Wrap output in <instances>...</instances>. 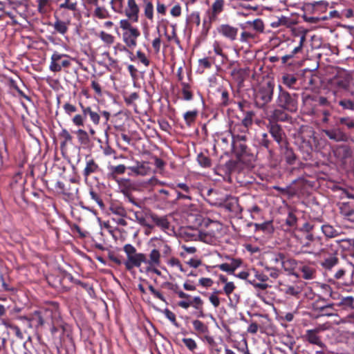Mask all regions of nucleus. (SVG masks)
Wrapping results in <instances>:
<instances>
[{
	"label": "nucleus",
	"instance_id": "nucleus-1",
	"mask_svg": "<svg viewBox=\"0 0 354 354\" xmlns=\"http://www.w3.org/2000/svg\"><path fill=\"white\" fill-rule=\"evenodd\" d=\"M120 27L122 29V40L127 47L134 48L137 46V39L140 36L138 28L133 26L129 20L122 19Z\"/></svg>",
	"mask_w": 354,
	"mask_h": 354
},
{
	"label": "nucleus",
	"instance_id": "nucleus-2",
	"mask_svg": "<svg viewBox=\"0 0 354 354\" xmlns=\"http://www.w3.org/2000/svg\"><path fill=\"white\" fill-rule=\"evenodd\" d=\"M274 84L267 82L260 84L254 91V102L257 106L262 108L269 103L273 95Z\"/></svg>",
	"mask_w": 354,
	"mask_h": 354
},
{
	"label": "nucleus",
	"instance_id": "nucleus-3",
	"mask_svg": "<svg viewBox=\"0 0 354 354\" xmlns=\"http://www.w3.org/2000/svg\"><path fill=\"white\" fill-rule=\"evenodd\" d=\"M123 250L127 255V260L124 262L127 270H131L133 268H139L142 263H145V254L138 253L136 248L131 244L124 245Z\"/></svg>",
	"mask_w": 354,
	"mask_h": 354
},
{
	"label": "nucleus",
	"instance_id": "nucleus-4",
	"mask_svg": "<svg viewBox=\"0 0 354 354\" xmlns=\"http://www.w3.org/2000/svg\"><path fill=\"white\" fill-rule=\"evenodd\" d=\"M73 59L66 54L54 51L50 57L49 70L53 73H58L71 66Z\"/></svg>",
	"mask_w": 354,
	"mask_h": 354
},
{
	"label": "nucleus",
	"instance_id": "nucleus-5",
	"mask_svg": "<svg viewBox=\"0 0 354 354\" xmlns=\"http://www.w3.org/2000/svg\"><path fill=\"white\" fill-rule=\"evenodd\" d=\"M276 103L278 106L290 112H295L297 109V100L289 93L283 90L281 86Z\"/></svg>",
	"mask_w": 354,
	"mask_h": 354
},
{
	"label": "nucleus",
	"instance_id": "nucleus-6",
	"mask_svg": "<svg viewBox=\"0 0 354 354\" xmlns=\"http://www.w3.org/2000/svg\"><path fill=\"white\" fill-rule=\"evenodd\" d=\"M161 254L160 251L154 248L151 250L149 254V259L145 256V264L146 265V270L147 272H153L158 275L160 274V271L158 270V267L161 263Z\"/></svg>",
	"mask_w": 354,
	"mask_h": 354
},
{
	"label": "nucleus",
	"instance_id": "nucleus-7",
	"mask_svg": "<svg viewBox=\"0 0 354 354\" xmlns=\"http://www.w3.org/2000/svg\"><path fill=\"white\" fill-rule=\"evenodd\" d=\"M19 319L22 321H25L27 323V326L29 328H32L33 325L35 327H39L43 326L44 321L41 316V311L35 310L28 317H20Z\"/></svg>",
	"mask_w": 354,
	"mask_h": 354
},
{
	"label": "nucleus",
	"instance_id": "nucleus-8",
	"mask_svg": "<svg viewBox=\"0 0 354 354\" xmlns=\"http://www.w3.org/2000/svg\"><path fill=\"white\" fill-rule=\"evenodd\" d=\"M268 129L273 139L281 145L286 137V134L281 126L277 123L270 122L268 125Z\"/></svg>",
	"mask_w": 354,
	"mask_h": 354
},
{
	"label": "nucleus",
	"instance_id": "nucleus-9",
	"mask_svg": "<svg viewBox=\"0 0 354 354\" xmlns=\"http://www.w3.org/2000/svg\"><path fill=\"white\" fill-rule=\"evenodd\" d=\"M253 116L254 113L252 111H248L242 120L241 124H236L234 126V131L236 130V129H243L244 135H237V138L239 140H245L246 139L248 128L252 124Z\"/></svg>",
	"mask_w": 354,
	"mask_h": 354
},
{
	"label": "nucleus",
	"instance_id": "nucleus-10",
	"mask_svg": "<svg viewBox=\"0 0 354 354\" xmlns=\"http://www.w3.org/2000/svg\"><path fill=\"white\" fill-rule=\"evenodd\" d=\"M139 7L135 0H128L127 7L125 9V15L128 17L127 20L133 22H138L139 17Z\"/></svg>",
	"mask_w": 354,
	"mask_h": 354
},
{
	"label": "nucleus",
	"instance_id": "nucleus-11",
	"mask_svg": "<svg viewBox=\"0 0 354 354\" xmlns=\"http://www.w3.org/2000/svg\"><path fill=\"white\" fill-rule=\"evenodd\" d=\"M133 214L135 216L136 221L140 225L147 227L145 233V234L149 235L151 233V230L153 227V225L148 222V213L144 211H135Z\"/></svg>",
	"mask_w": 354,
	"mask_h": 354
},
{
	"label": "nucleus",
	"instance_id": "nucleus-12",
	"mask_svg": "<svg viewBox=\"0 0 354 354\" xmlns=\"http://www.w3.org/2000/svg\"><path fill=\"white\" fill-rule=\"evenodd\" d=\"M218 32L231 41L236 39L238 28L228 24H222L217 28Z\"/></svg>",
	"mask_w": 354,
	"mask_h": 354
},
{
	"label": "nucleus",
	"instance_id": "nucleus-13",
	"mask_svg": "<svg viewBox=\"0 0 354 354\" xmlns=\"http://www.w3.org/2000/svg\"><path fill=\"white\" fill-rule=\"evenodd\" d=\"M225 6L224 0H215L209 11V21L212 23L217 19L218 16L223 11Z\"/></svg>",
	"mask_w": 354,
	"mask_h": 354
},
{
	"label": "nucleus",
	"instance_id": "nucleus-14",
	"mask_svg": "<svg viewBox=\"0 0 354 354\" xmlns=\"http://www.w3.org/2000/svg\"><path fill=\"white\" fill-rule=\"evenodd\" d=\"M148 216L157 227H160L164 232H167L170 229V223L167 216H158L153 213H149Z\"/></svg>",
	"mask_w": 354,
	"mask_h": 354
},
{
	"label": "nucleus",
	"instance_id": "nucleus-15",
	"mask_svg": "<svg viewBox=\"0 0 354 354\" xmlns=\"http://www.w3.org/2000/svg\"><path fill=\"white\" fill-rule=\"evenodd\" d=\"M136 175L145 176L149 174L151 168L147 162L136 161V165L127 167Z\"/></svg>",
	"mask_w": 354,
	"mask_h": 354
},
{
	"label": "nucleus",
	"instance_id": "nucleus-16",
	"mask_svg": "<svg viewBox=\"0 0 354 354\" xmlns=\"http://www.w3.org/2000/svg\"><path fill=\"white\" fill-rule=\"evenodd\" d=\"M151 243H153V246L158 249L160 252H162L163 256L167 257L171 254V250L170 246L162 239L157 237L151 239Z\"/></svg>",
	"mask_w": 354,
	"mask_h": 354
},
{
	"label": "nucleus",
	"instance_id": "nucleus-17",
	"mask_svg": "<svg viewBox=\"0 0 354 354\" xmlns=\"http://www.w3.org/2000/svg\"><path fill=\"white\" fill-rule=\"evenodd\" d=\"M319 329L307 330L305 337L309 343L317 345L322 348H326V345L322 342L320 337L317 335Z\"/></svg>",
	"mask_w": 354,
	"mask_h": 354
},
{
	"label": "nucleus",
	"instance_id": "nucleus-18",
	"mask_svg": "<svg viewBox=\"0 0 354 354\" xmlns=\"http://www.w3.org/2000/svg\"><path fill=\"white\" fill-rule=\"evenodd\" d=\"M323 132L330 139L336 142H346L348 136L339 129L324 130Z\"/></svg>",
	"mask_w": 354,
	"mask_h": 354
},
{
	"label": "nucleus",
	"instance_id": "nucleus-19",
	"mask_svg": "<svg viewBox=\"0 0 354 354\" xmlns=\"http://www.w3.org/2000/svg\"><path fill=\"white\" fill-rule=\"evenodd\" d=\"M82 113L86 117L89 115L91 120L95 125L100 123V116L98 113L92 109L91 106H84L82 103L80 104Z\"/></svg>",
	"mask_w": 354,
	"mask_h": 354
},
{
	"label": "nucleus",
	"instance_id": "nucleus-20",
	"mask_svg": "<svg viewBox=\"0 0 354 354\" xmlns=\"http://www.w3.org/2000/svg\"><path fill=\"white\" fill-rule=\"evenodd\" d=\"M281 290L288 296L298 297L302 292V287L298 284L284 285Z\"/></svg>",
	"mask_w": 354,
	"mask_h": 354
},
{
	"label": "nucleus",
	"instance_id": "nucleus-21",
	"mask_svg": "<svg viewBox=\"0 0 354 354\" xmlns=\"http://www.w3.org/2000/svg\"><path fill=\"white\" fill-rule=\"evenodd\" d=\"M99 169L98 165L93 159H90L86 161V167L83 171V176L85 179H87L91 174L97 172Z\"/></svg>",
	"mask_w": 354,
	"mask_h": 354
},
{
	"label": "nucleus",
	"instance_id": "nucleus-22",
	"mask_svg": "<svg viewBox=\"0 0 354 354\" xmlns=\"http://www.w3.org/2000/svg\"><path fill=\"white\" fill-rule=\"evenodd\" d=\"M82 3L86 17H91L94 9L99 5L98 0H82Z\"/></svg>",
	"mask_w": 354,
	"mask_h": 354
},
{
	"label": "nucleus",
	"instance_id": "nucleus-23",
	"mask_svg": "<svg viewBox=\"0 0 354 354\" xmlns=\"http://www.w3.org/2000/svg\"><path fill=\"white\" fill-rule=\"evenodd\" d=\"M55 21L53 25L55 30L57 32H58L62 35H65L67 32L68 29V26L69 24V21L66 22V21H62L55 15Z\"/></svg>",
	"mask_w": 354,
	"mask_h": 354
},
{
	"label": "nucleus",
	"instance_id": "nucleus-24",
	"mask_svg": "<svg viewBox=\"0 0 354 354\" xmlns=\"http://www.w3.org/2000/svg\"><path fill=\"white\" fill-rule=\"evenodd\" d=\"M335 153L338 158L343 160L347 159L352 156V150L351 147L344 145L337 147Z\"/></svg>",
	"mask_w": 354,
	"mask_h": 354
},
{
	"label": "nucleus",
	"instance_id": "nucleus-25",
	"mask_svg": "<svg viewBox=\"0 0 354 354\" xmlns=\"http://www.w3.org/2000/svg\"><path fill=\"white\" fill-rule=\"evenodd\" d=\"M143 11L145 17L152 22L153 21L154 10L151 1L144 0Z\"/></svg>",
	"mask_w": 354,
	"mask_h": 354
},
{
	"label": "nucleus",
	"instance_id": "nucleus-26",
	"mask_svg": "<svg viewBox=\"0 0 354 354\" xmlns=\"http://www.w3.org/2000/svg\"><path fill=\"white\" fill-rule=\"evenodd\" d=\"M109 211L111 214L120 217H125L127 216V211L125 208L120 203H113L109 206Z\"/></svg>",
	"mask_w": 354,
	"mask_h": 354
},
{
	"label": "nucleus",
	"instance_id": "nucleus-27",
	"mask_svg": "<svg viewBox=\"0 0 354 354\" xmlns=\"http://www.w3.org/2000/svg\"><path fill=\"white\" fill-rule=\"evenodd\" d=\"M77 0H64L59 5L57 10L66 9L73 12H75L77 10Z\"/></svg>",
	"mask_w": 354,
	"mask_h": 354
},
{
	"label": "nucleus",
	"instance_id": "nucleus-28",
	"mask_svg": "<svg viewBox=\"0 0 354 354\" xmlns=\"http://www.w3.org/2000/svg\"><path fill=\"white\" fill-rule=\"evenodd\" d=\"M322 231L328 238H334L340 234L339 230L335 229L333 226L325 224L322 226Z\"/></svg>",
	"mask_w": 354,
	"mask_h": 354
},
{
	"label": "nucleus",
	"instance_id": "nucleus-29",
	"mask_svg": "<svg viewBox=\"0 0 354 354\" xmlns=\"http://www.w3.org/2000/svg\"><path fill=\"white\" fill-rule=\"evenodd\" d=\"M91 17L99 19H105L110 17V14L105 8L98 5L92 12Z\"/></svg>",
	"mask_w": 354,
	"mask_h": 354
},
{
	"label": "nucleus",
	"instance_id": "nucleus-30",
	"mask_svg": "<svg viewBox=\"0 0 354 354\" xmlns=\"http://www.w3.org/2000/svg\"><path fill=\"white\" fill-rule=\"evenodd\" d=\"M336 305L344 309L354 308V297L352 296L342 297Z\"/></svg>",
	"mask_w": 354,
	"mask_h": 354
},
{
	"label": "nucleus",
	"instance_id": "nucleus-31",
	"mask_svg": "<svg viewBox=\"0 0 354 354\" xmlns=\"http://www.w3.org/2000/svg\"><path fill=\"white\" fill-rule=\"evenodd\" d=\"M251 26L252 28L259 32H263L264 24L261 19H256L254 21H248L245 24V27Z\"/></svg>",
	"mask_w": 354,
	"mask_h": 354
},
{
	"label": "nucleus",
	"instance_id": "nucleus-32",
	"mask_svg": "<svg viewBox=\"0 0 354 354\" xmlns=\"http://www.w3.org/2000/svg\"><path fill=\"white\" fill-rule=\"evenodd\" d=\"M302 277L305 279H313L315 277V270L310 266H302L300 268Z\"/></svg>",
	"mask_w": 354,
	"mask_h": 354
},
{
	"label": "nucleus",
	"instance_id": "nucleus-33",
	"mask_svg": "<svg viewBox=\"0 0 354 354\" xmlns=\"http://www.w3.org/2000/svg\"><path fill=\"white\" fill-rule=\"evenodd\" d=\"M37 11L41 15H45L50 11V0H37Z\"/></svg>",
	"mask_w": 354,
	"mask_h": 354
},
{
	"label": "nucleus",
	"instance_id": "nucleus-34",
	"mask_svg": "<svg viewBox=\"0 0 354 354\" xmlns=\"http://www.w3.org/2000/svg\"><path fill=\"white\" fill-rule=\"evenodd\" d=\"M192 324L194 330L198 334H207L208 333V327L201 321L195 319L192 322Z\"/></svg>",
	"mask_w": 354,
	"mask_h": 354
},
{
	"label": "nucleus",
	"instance_id": "nucleus-35",
	"mask_svg": "<svg viewBox=\"0 0 354 354\" xmlns=\"http://www.w3.org/2000/svg\"><path fill=\"white\" fill-rule=\"evenodd\" d=\"M97 36L104 44L108 46H110L114 43L115 37L104 31H100Z\"/></svg>",
	"mask_w": 354,
	"mask_h": 354
},
{
	"label": "nucleus",
	"instance_id": "nucleus-36",
	"mask_svg": "<svg viewBox=\"0 0 354 354\" xmlns=\"http://www.w3.org/2000/svg\"><path fill=\"white\" fill-rule=\"evenodd\" d=\"M338 263V259L337 257L332 255L324 259L323 262H322L321 265L325 268L330 270L335 266H336Z\"/></svg>",
	"mask_w": 354,
	"mask_h": 354
},
{
	"label": "nucleus",
	"instance_id": "nucleus-37",
	"mask_svg": "<svg viewBox=\"0 0 354 354\" xmlns=\"http://www.w3.org/2000/svg\"><path fill=\"white\" fill-rule=\"evenodd\" d=\"M198 115V111L193 110L189 111L184 113L183 118L188 126H191V124L195 121L196 117Z\"/></svg>",
	"mask_w": 354,
	"mask_h": 354
},
{
	"label": "nucleus",
	"instance_id": "nucleus-38",
	"mask_svg": "<svg viewBox=\"0 0 354 354\" xmlns=\"http://www.w3.org/2000/svg\"><path fill=\"white\" fill-rule=\"evenodd\" d=\"M192 305L191 306H193L196 310H198L200 314L198 315V317H203V301L201 299V298L198 296L194 297L192 300Z\"/></svg>",
	"mask_w": 354,
	"mask_h": 354
},
{
	"label": "nucleus",
	"instance_id": "nucleus-39",
	"mask_svg": "<svg viewBox=\"0 0 354 354\" xmlns=\"http://www.w3.org/2000/svg\"><path fill=\"white\" fill-rule=\"evenodd\" d=\"M297 266V262L295 259H283L282 262V267L285 270L291 271L293 270Z\"/></svg>",
	"mask_w": 354,
	"mask_h": 354
},
{
	"label": "nucleus",
	"instance_id": "nucleus-40",
	"mask_svg": "<svg viewBox=\"0 0 354 354\" xmlns=\"http://www.w3.org/2000/svg\"><path fill=\"white\" fill-rule=\"evenodd\" d=\"M251 275H253L260 282H266L268 280V275L255 268L251 270Z\"/></svg>",
	"mask_w": 354,
	"mask_h": 354
},
{
	"label": "nucleus",
	"instance_id": "nucleus-41",
	"mask_svg": "<svg viewBox=\"0 0 354 354\" xmlns=\"http://www.w3.org/2000/svg\"><path fill=\"white\" fill-rule=\"evenodd\" d=\"M109 169L111 175H118L124 174L127 167L124 165H118L111 166Z\"/></svg>",
	"mask_w": 354,
	"mask_h": 354
},
{
	"label": "nucleus",
	"instance_id": "nucleus-42",
	"mask_svg": "<svg viewBox=\"0 0 354 354\" xmlns=\"http://www.w3.org/2000/svg\"><path fill=\"white\" fill-rule=\"evenodd\" d=\"M284 156L288 164L292 165L295 162L296 160V156L291 149L287 147L284 152Z\"/></svg>",
	"mask_w": 354,
	"mask_h": 354
},
{
	"label": "nucleus",
	"instance_id": "nucleus-43",
	"mask_svg": "<svg viewBox=\"0 0 354 354\" xmlns=\"http://www.w3.org/2000/svg\"><path fill=\"white\" fill-rule=\"evenodd\" d=\"M86 120V116L82 114H77L72 118L73 123L77 127H83L84 125V122Z\"/></svg>",
	"mask_w": 354,
	"mask_h": 354
},
{
	"label": "nucleus",
	"instance_id": "nucleus-44",
	"mask_svg": "<svg viewBox=\"0 0 354 354\" xmlns=\"http://www.w3.org/2000/svg\"><path fill=\"white\" fill-rule=\"evenodd\" d=\"M168 187H171L174 190H177V188L182 189L187 194H189L190 192V187L186 183H180L177 184L171 183V185H168Z\"/></svg>",
	"mask_w": 354,
	"mask_h": 354
},
{
	"label": "nucleus",
	"instance_id": "nucleus-45",
	"mask_svg": "<svg viewBox=\"0 0 354 354\" xmlns=\"http://www.w3.org/2000/svg\"><path fill=\"white\" fill-rule=\"evenodd\" d=\"M182 93L183 97L185 100L189 101L192 99V93L189 90V86L187 84H183Z\"/></svg>",
	"mask_w": 354,
	"mask_h": 354
},
{
	"label": "nucleus",
	"instance_id": "nucleus-46",
	"mask_svg": "<svg viewBox=\"0 0 354 354\" xmlns=\"http://www.w3.org/2000/svg\"><path fill=\"white\" fill-rule=\"evenodd\" d=\"M305 41H306V36L304 35H301L299 37V41L298 46L293 48L291 54L289 56L290 57H293L295 55L297 54L298 53H299L301 50Z\"/></svg>",
	"mask_w": 354,
	"mask_h": 354
},
{
	"label": "nucleus",
	"instance_id": "nucleus-47",
	"mask_svg": "<svg viewBox=\"0 0 354 354\" xmlns=\"http://www.w3.org/2000/svg\"><path fill=\"white\" fill-rule=\"evenodd\" d=\"M183 342L185 346L191 351H194L197 348L196 342L192 338H183Z\"/></svg>",
	"mask_w": 354,
	"mask_h": 354
},
{
	"label": "nucleus",
	"instance_id": "nucleus-48",
	"mask_svg": "<svg viewBox=\"0 0 354 354\" xmlns=\"http://www.w3.org/2000/svg\"><path fill=\"white\" fill-rule=\"evenodd\" d=\"M341 213L348 221L354 223V209H346L341 207Z\"/></svg>",
	"mask_w": 354,
	"mask_h": 354
},
{
	"label": "nucleus",
	"instance_id": "nucleus-49",
	"mask_svg": "<svg viewBox=\"0 0 354 354\" xmlns=\"http://www.w3.org/2000/svg\"><path fill=\"white\" fill-rule=\"evenodd\" d=\"M89 194L91 196V199L95 201L100 208H104V203L97 193L94 192L93 189H91L89 192Z\"/></svg>",
	"mask_w": 354,
	"mask_h": 354
},
{
	"label": "nucleus",
	"instance_id": "nucleus-50",
	"mask_svg": "<svg viewBox=\"0 0 354 354\" xmlns=\"http://www.w3.org/2000/svg\"><path fill=\"white\" fill-rule=\"evenodd\" d=\"M197 160L200 165L203 167H208L211 165L210 160L205 156L200 154L198 156Z\"/></svg>",
	"mask_w": 354,
	"mask_h": 354
},
{
	"label": "nucleus",
	"instance_id": "nucleus-51",
	"mask_svg": "<svg viewBox=\"0 0 354 354\" xmlns=\"http://www.w3.org/2000/svg\"><path fill=\"white\" fill-rule=\"evenodd\" d=\"M288 22V19L286 17L282 16L278 18L276 21L271 23L272 28H278L281 26H286Z\"/></svg>",
	"mask_w": 354,
	"mask_h": 354
},
{
	"label": "nucleus",
	"instance_id": "nucleus-52",
	"mask_svg": "<svg viewBox=\"0 0 354 354\" xmlns=\"http://www.w3.org/2000/svg\"><path fill=\"white\" fill-rule=\"evenodd\" d=\"M149 290L155 297L159 299L164 303L167 304L166 299L163 296V295L160 291L156 290L151 285L149 286Z\"/></svg>",
	"mask_w": 354,
	"mask_h": 354
},
{
	"label": "nucleus",
	"instance_id": "nucleus-53",
	"mask_svg": "<svg viewBox=\"0 0 354 354\" xmlns=\"http://www.w3.org/2000/svg\"><path fill=\"white\" fill-rule=\"evenodd\" d=\"M283 83L288 87H291L297 82L296 77L291 75H286L283 77Z\"/></svg>",
	"mask_w": 354,
	"mask_h": 354
},
{
	"label": "nucleus",
	"instance_id": "nucleus-54",
	"mask_svg": "<svg viewBox=\"0 0 354 354\" xmlns=\"http://www.w3.org/2000/svg\"><path fill=\"white\" fill-rule=\"evenodd\" d=\"M218 91L221 92V104L223 106H227L229 102V93L225 90L219 89Z\"/></svg>",
	"mask_w": 354,
	"mask_h": 354
},
{
	"label": "nucleus",
	"instance_id": "nucleus-55",
	"mask_svg": "<svg viewBox=\"0 0 354 354\" xmlns=\"http://www.w3.org/2000/svg\"><path fill=\"white\" fill-rule=\"evenodd\" d=\"M283 259H284V256L281 253H278V254H274L272 256V257L270 259V261H271V263H272L274 264L280 263L282 266V262L283 261Z\"/></svg>",
	"mask_w": 354,
	"mask_h": 354
},
{
	"label": "nucleus",
	"instance_id": "nucleus-56",
	"mask_svg": "<svg viewBox=\"0 0 354 354\" xmlns=\"http://www.w3.org/2000/svg\"><path fill=\"white\" fill-rule=\"evenodd\" d=\"M76 134L78 136L79 140L82 142H87L88 140V133L84 130H83V129H78L76 131Z\"/></svg>",
	"mask_w": 354,
	"mask_h": 354
},
{
	"label": "nucleus",
	"instance_id": "nucleus-57",
	"mask_svg": "<svg viewBox=\"0 0 354 354\" xmlns=\"http://www.w3.org/2000/svg\"><path fill=\"white\" fill-rule=\"evenodd\" d=\"M218 291L210 295L209 297V300L211 304L214 306V307L217 308L220 305V299L217 296Z\"/></svg>",
	"mask_w": 354,
	"mask_h": 354
},
{
	"label": "nucleus",
	"instance_id": "nucleus-58",
	"mask_svg": "<svg viewBox=\"0 0 354 354\" xmlns=\"http://www.w3.org/2000/svg\"><path fill=\"white\" fill-rule=\"evenodd\" d=\"M254 35L249 32H242L240 37V41L241 42H248L250 39H254Z\"/></svg>",
	"mask_w": 354,
	"mask_h": 354
},
{
	"label": "nucleus",
	"instance_id": "nucleus-59",
	"mask_svg": "<svg viewBox=\"0 0 354 354\" xmlns=\"http://www.w3.org/2000/svg\"><path fill=\"white\" fill-rule=\"evenodd\" d=\"M136 56L139 59L140 62L145 66H148L149 65V60L146 57L145 53L140 50H138L136 52Z\"/></svg>",
	"mask_w": 354,
	"mask_h": 354
},
{
	"label": "nucleus",
	"instance_id": "nucleus-60",
	"mask_svg": "<svg viewBox=\"0 0 354 354\" xmlns=\"http://www.w3.org/2000/svg\"><path fill=\"white\" fill-rule=\"evenodd\" d=\"M168 264L172 267L178 268L181 272L185 271L180 261L177 258H171V259H169V261H168Z\"/></svg>",
	"mask_w": 354,
	"mask_h": 354
},
{
	"label": "nucleus",
	"instance_id": "nucleus-61",
	"mask_svg": "<svg viewBox=\"0 0 354 354\" xmlns=\"http://www.w3.org/2000/svg\"><path fill=\"white\" fill-rule=\"evenodd\" d=\"M322 288L323 289V290L326 292V293H328L330 297L333 299H338V294L337 293H335L332 291L331 290V288L328 286V285H326V284H324V285H322Z\"/></svg>",
	"mask_w": 354,
	"mask_h": 354
},
{
	"label": "nucleus",
	"instance_id": "nucleus-62",
	"mask_svg": "<svg viewBox=\"0 0 354 354\" xmlns=\"http://www.w3.org/2000/svg\"><path fill=\"white\" fill-rule=\"evenodd\" d=\"M165 317L169 321H171L174 325H175L176 326H178V324H177L176 320V315H175V314L174 313H172L171 311H170L168 309H166L165 310Z\"/></svg>",
	"mask_w": 354,
	"mask_h": 354
},
{
	"label": "nucleus",
	"instance_id": "nucleus-63",
	"mask_svg": "<svg viewBox=\"0 0 354 354\" xmlns=\"http://www.w3.org/2000/svg\"><path fill=\"white\" fill-rule=\"evenodd\" d=\"M63 108L66 113L69 115H71L72 113H75L77 111L76 107L70 103L64 104Z\"/></svg>",
	"mask_w": 354,
	"mask_h": 354
},
{
	"label": "nucleus",
	"instance_id": "nucleus-64",
	"mask_svg": "<svg viewBox=\"0 0 354 354\" xmlns=\"http://www.w3.org/2000/svg\"><path fill=\"white\" fill-rule=\"evenodd\" d=\"M235 289V286L233 282H227L223 287V290L226 295H230Z\"/></svg>",
	"mask_w": 354,
	"mask_h": 354
}]
</instances>
